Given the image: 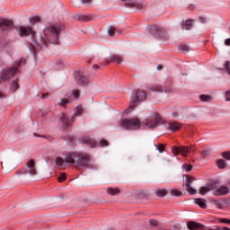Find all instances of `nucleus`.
<instances>
[{
  "mask_svg": "<svg viewBox=\"0 0 230 230\" xmlns=\"http://www.w3.org/2000/svg\"><path fill=\"white\" fill-rule=\"evenodd\" d=\"M62 30H64V24L56 23L46 27L43 33L37 35L31 27L20 26L18 33L21 37H31L34 51H39L43 46L47 48L49 44H58V35Z\"/></svg>",
  "mask_w": 230,
  "mask_h": 230,
  "instance_id": "1",
  "label": "nucleus"
},
{
  "mask_svg": "<svg viewBox=\"0 0 230 230\" xmlns=\"http://www.w3.org/2000/svg\"><path fill=\"white\" fill-rule=\"evenodd\" d=\"M56 164L60 170H66L67 164H73L77 170L80 168H93V158L85 153L68 152L65 157H57Z\"/></svg>",
  "mask_w": 230,
  "mask_h": 230,
  "instance_id": "2",
  "label": "nucleus"
},
{
  "mask_svg": "<svg viewBox=\"0 0 230 230\" xmlns=\"http://www.w3.org/2000/svg\"><path fill=\"white\" fill-rule=\"evenodd\" d=\"M161 121L162 119L159 114L153 113L142 122L137 117H134L132 119H122L119 121V125L121 128H125L126 130H138L141 127H144V128H155L161 125Z\"/></svg>",
  "mask_w": 230,
  "mask_h": 230,
  "instance_id": "3",
  "label": "nucleus"
},
{
  "mask_svg": "<svg viewBox=\"0 0 230 230\" xmlns=\"http://www.w3.org/2000/svg\"><path fill=\"white\" fill-rule=\"evenodd\" d=\"M172 152L175 156L181 154V157H188V154H195L197 152V146L190 145V146H172Z\"/></svg>",
  "mask_w": 230,
  "mask_h": 230,
  "instance_id": "4",
  "label": "nucleus"
},
{
  "mask_svg": "<svg viewBox=\"0 0 230 230\" xmlns=\"http://www.w3.org/2000/svg\"><path fill=\"white\" fill-rule=\"evenodd\" d=\"M146 100V93L143 90H137L133 92L130 99L129 109L134 111L135 107H137V104L140 102H145Z\"/></svg>",
  "mask_w": 230,
  "mask_h": 230,
  "instance_id": "5",
  "label": "nucleus"
},
{
  "mask_svg": "<svg viewBox=\"0 0 230 230\" xmlns=\"http://www.w3.org/2000/svg\"><path fill=\"white\" fill-rule=\"evenodd\" d=\"M149 31L150 33L155 35V37H160L161 39H164L165 40H168L170 39V35H168V32L163 27L153 25L149 29Z\"/></svg>",
  "mask_w": 230,
  "mask_h": 230,
  "instance_id": "6",
  "label": "nucleus"
},
{
  "mask_svg": "<svg viewBox=\"0 0 230 230\" xmlns=\"http://www.w3.org/2000/svg\"><path fill=\"white\" fill-rule=\"evenodd\" d=\"M15 73H17V66H13L12 68L2 70L0 72V82H6V80L12 78Z\"/></svg>",
  "mask_w": 230,
  "mask_h": 230,
  "instance_id": "7",
  "label": "nucleus"
},
{
  "mask_svg": "<svg viewBox=\"0 0 230 230\" xmlns=\"http://www.w3.org/2000/svg\"><path fill=\"white\" fill-rule=\"evenodd\" d=\"M215 189L213 190V195H215V197H222L224 195H228V193L230 192L229 187L227 186H220V187H217V183H215Z\"/></svg>",
  "mask_w": 230,
  "mask_h": 230,
  "instance_id": "8",
  "label": "nucleus"
},
{
  "mask_svg": "<svg viewBox=\"0 0 230 230\" xmlns=\"http://www.w3.org/2000/svg\"><path fill=\"white\" fill-rule=\"evenodd\" d=\"M151 91L154 93H165L166 94H170L172 93L173 89L171 86H161L160 84H155L151 86Z\"/></svg>",
  "mask_w": 230,
  "mask_h": 230,
  "instance_id": "9",
  "label": "nucleus"
},
{
  "mask_svg": "<svg viewBox=\"0 0 230 230\" xmlns=\"http://www.w3.org/2000/svg\"><path fill=\"white\" fill-rule=\"evenodd\" d=\"M59 122L63 128H67V127H70L71 123H73V117L69 119V117H67L66 113H61V115L59 116Z\"/></svg>",
  "mask_w": 230,
  "mask_h": 230,
  "instance_id": "10",
  "label": "nucleus"
},
{
  "mask_svg": "<svg viewBox=\"0 0 230 230\" xmlns=\"http://www.w3.org/2000/svg\"><path fill=\"white\" fill-rule=\"evenodd\" d=\"M193 181H195V178H193L191 176H187L185 186L187 188V191L189 193H190V195H197V190H195L193 187H191Z\"/></svg>",
  "mask_w": 230,
  "mask_h": 230,
  "instance_id": "11",
  "label": "nucleus"
},
{
  "mask_svg": "<svg viewBox=\"0 0 230 230\" xmlns=\"http://www.w3.org/2000/svg\"><path fill=\"white\" fill-rule=\"evenodd\" d=\"M12 26H13V22L10 20L4 19L0 22V31H5L8 32V30L12 29Z\"/></svg>",
  "mask_w": 230,
  "mask_h": 230,
  "instance_id": "12",
  "label": "nucleus"
},
{
  "mask_svg": "<svg viewBox=\"0 0 230 230\" xmlns=\"http://www.w3.org/2000/svg\"><path fill=\"white\" fill-rule=\"evenodd\" d=\"M125 2L128 8H136L137 10H141L145 8V4L137 2H132V0H121Z\"/></svg>",
  "mask_w": 230,
  "mask_h": 230,
  "instance_id": "13",
  "label": "nucleus"
},
{
  "mask_svg": "<svg viewBox=\"0 0 230 230\" xmlns=\"http://www.w3.org/2000/svg\"><path fill=\"white\" fill-rule=\"evenodd\" d=\"M30 175H37V166L35 165V160L31 159L26 164Z\"/></svg>",
  "mask_w": 230,
  "mask_h": 230,
  "instance_id": "14",
  "label": "nucleus"
},
{
  "mask_svg": "<svg viewBox=\"0 0 230 230\" xmlns=\"http://www.w3.org/2000/svg\"><path fill=\"white\" fill-rule=\"evenodd\" d=\"M75 80L78 84V85H87L89 84V78L87 76L78 73L75 75Z\"/></svg>",
  "mask_w": 230,
  "mask_h": 230,
  "instance_id": "15",
  "label": "nucleus"
},
{
  "mask_svg": "<svg viewBox=\"0 0 230 230\" xmlns=\"http://www.w3.org/2000/svg\"><path fill=\"white\" fill-rule=\"evenodd\" d=\"M121 33H123V30L114 26H111L108 30V34L110 37H118V35H121Z\"/></svg>",
  "mask_w": 230,
  "mask_h": 230,
  "instance_id": "16",
  "label": "nucleus"
},
{
  "mask_svg": "<svg viewBox=\"0 0 230 230\" xmlns=\"http://www.w3.org/2000/svg\"><path fill=\"white\" fill-rule=\"evenodd\" d=\"M215 182H212L208 184L207 187H201L199 189V194L200 195H206L207 193H209V191H213L215 190Z\"/></svg>",
  "mask_w": 230,
  "mask_h": 230,
  "instance_id": "17",
  "label": "nucleus"
},
{
  "mask_svg": "<svg viewBox=\"0 0 230 230\" xmlns=\"http://www.w3.org/2000/svg\"><path fill=\"white\" fill-rule=\"evenodd\" d=\"M111 62H116V64H121L123 62V58L120 55L113 54L111 56L109 60H106V64H111Z\"/></svg>",
  "mask_w": 230,
  "mask_h": 230,
  "instance_id": "18",
  "label": "nucleus"
},
{
  "mask_svg": "<svg viewBox=\"0 0 230 230\" xmlns=\"http://www.w3.org/2000/svg\"><path fill=\"white\" fill-rule=\"evenodd\" d=\"M168 128H169V130H172V132H177V130L181 129V123L175 122V121L169 122Z\"/></svg>",
  "mask_w": 230,
  "mask_h": 230,
  "instance_id": "19",
  "label": "nucleus"
},
{
  "mask_svg": "<svg viewBox=\"0 0 230 230\" xmlns=\"http://www.w3.org/2000/svg\"><path fill=\"white\" fill-rule=\"evenodd\" d=\"M194 202L199 206V208H202V209H206V208H208V201L204 199H195Z\"/></svg>",
  "mask_w": 230,
  "mask_h": 230,
  "instance_id": "20",
  "label": "nucleus"
},
{
  "mask_svg": "<svg viewBox=\"0 0 230 230\" xmlns=\"http://www.w3.org/2000/svg\"><path fill=\"white\" fill-rule=\"evenodd\" d=\"M182 30H192L193 29V20H188L186 22H181Z\"/></svg>",
  "mask_w": 230,
  "mask_h": 230,
  "instance_id": "21",
  "label": "nucleus"
},
{
  "mask_svg": "<svg viewBox=\"0 0 230 230\" xmlns=\"http://www.w3.org/2000/svg\"><path fill=\"white\" fill-rule=\"evenodd\" d=\"M155 193L156 197H166V195H168L166 189H156Z\"/></svg>",
  "mask_w": 230,
  "mask_h": 230,
  "instance_id": "22",
  "label": "nucleus"
},
{
  "mask_svg": "<svg viewBox=\"0 0 230 230\" xmlns=\"http://www.w3.org/2000/svg\"><path fill=\"white\" fill-rule=\"evenodd\" d=\"M217 164L220 170H224V168H227V162L225 160L219 159L217 161Z\"/></svg>",
  "mask_w": 230,
  "mask_h": 230,
  "instance_id": "23",
  "label": "nucleus"
},
{
  "mask_svg": "<svg viewBox=\"0 0 230 230\" xmlns=\"http://www.w3.org/2000/svg\"><path fill=\"white\" fill-rule=\"evenodd\" d=\"M213 204L217 208V209H224V201L220 199L212 200Z\"/></svg>",
  "mask_w": 230,
  "mask_h": 230,
  "instance_id": "24",
  "label": "nucleus"
},
{
  "mask_svg": "<svg viewBox=\"0 0 230 230\" xmlns=\"http://www.w3.org/2000/svg\"><path fill=\"white\" fill-rule=\"evenodd\" d=\"M84 143H87V145L91 146V148H94V146L98 145V143H96L95 140L93 138H85Z\"/></svg>",
  "mask_w": 230,
  "mask_h": 230,
  "instance_id": "25",
  "label": "nucleus"
},
{
  "mask_svg": "<svg viewBox=\"0 0 230 230\" xmlns=\"http://www.w3.org/2000/svg\"><path fill=\"white\" fill-rule=\"evenodd\" d=\"M107 191L109 195H119L120 193L119 189H113V188H108Z\"/></svg>",
  "mask_w": 230,
  "mask_h": 230,
  "instance_id": "26",
  "label": "nucleus"
},
{
  "mask_svg": "<svg viewBox=\"0 0 230 230\" xmlns=\"http://www.w3.org/2000/svg\"><path fill=\"white\" fill-rule=\"evenodd\" d=\"M199 99L201 100V102H212L213 101V97H211V95H200Z\"/></svg>",
  "mask_w": 230,
  "mask_h": 230,
  "instance_id": "27",
  "label": "nucleus"
},
{
  "mask_svg": "<svg viewBox=\"0 0 230 230\" xmlns=\"http://www.w3.org/2000/svg\"><path fill=\"white\" fill-rule=\"evenodd\" d=\"M41 19L40 16H33L30 18L31 24H36V22H40Z\"/></svg>",
  "mask_w": 230,
  "mask_h": 230,
  "instance_id": "28",
  "label": "nucleus"
},
{
  "mask_svg": "<svg viewBox=\"0 0 230 230\" xmlns=\"http://www.w3.org/2000/svg\"><path fill=\"white\" fill-rule=\"evenodd\" d=\"M17 89H19V83L17 82V80H14L11 84V90H13V93H15V91H17Z\"/></svg>",
  "mask_w": 230,
  "mask_h": 230,
  "instance_id": "29",
  "label": "nucleus"
},
{
  "mask_svg": "<svg viewBox=\"0 0 230 230\" xmlns=\"http://www.w3.org/2000/svg\"><path fill=\"white\" fill-rule=\"evenodd\" d=\"M67 103H71V101H69L68 99H60L58 105L60 107H66V105H67Z\"/></svg>",
  "mask_w": 230,
  "mask_h": 230,
  "instance_id": "30",
  "label": "nucleus"
},
{
  "mask_svg": "<svg viewBox=\"0 0 230 230\" xmlns=\"http://www.w3.org/2000/svg\"><path fill=\"white\" fill-rule=\"evenodd\" d=\"M84 114V108L82 106H77L75 111V116H82Z\"/></svg>",
  "mask_w": 230,
  "mask_h": 230,
  "instance_id": "31",
  "label": "nucleus"
},
{
  "mask_svg": "<svg viewBox=\"0 0 230 230\" xmlns=\"http://www.w3.org/2000/svg\"><path fill=\"white\" fill-rule=\"evenodd\" d=\"M170 193L172 197H181V195H182V192L175 189L171 190Z\"/></svg>",
  "mask_w": 230,
  "mask_h": 230,
  "instance_id": "32",
  "label": "nucleus"
},
{
  "mask_svg": "<svg viewBox=\"0 0 230 230\" xmlns=\"http://www.w3.org/2000/svg\"><path fill=\"white\" fill-rule=\"evenodd\" d=\"M156 148L160 152V154H163V152H164V150L166 149V146L164 144H158Z\"/></svg>",
  "mask_w": 230,
  "mask_h": 230,
  "instance_id": "33",
  "label": "nucleus"
},
{
  "mask_svg": "<svg viewBox=\"0 0 230 230\" xmlns=\"http://www.w3.org/2000/svg\"><path fill=\"white\" fill-rule=\"evenodd\" d=\"M222 157L226 161H230V151H226L222 153Z\"/></svg>",
  "mask_w": 230,
  "mask_h": 230,
  "instance_id": "34",
  "label": "nucleus"
},
{
  "mask_svg": "<svg viewBox=\"0 0 230 230\" xmlns=\"http://www.w3.org/2000/svg\"><path fill=\"white\" fill-rule=\"evenodd\" d=\"M67 175L65 172H62L60 176L58 178V182H64L66 181Z\"/></svg>",
  "mask_w": 230,
  "mask_h": 230,
  "instance_id": "35",
  "label": "nucleus"
},
{
  "mask_svg": "<svg viewBox=\"0 0 230 230\" xmlns=\"http://www.w3.org/2000/svg\"><path fill=\"white\" fill-rule=\"evenodd\" d=\"M92 17L89 15H81L79 16V21H91Z\"/></svg>",
  "mask_w": 230,
  "mask_h": 230,
  "instance_id": "36",
  "label": "nucleus"
},
{
  "mask_svg": "<svg viewBox=\"0 0 230 230\" xmlns=\"http://www.w3.org/2000/svg\"><path fill=\"white\" fill-rule=\"evenodd\" d=\"M99 145L101 146H109V142L105 139H101L100 142H99Z\"/></svg>",
  "mask_w": 230,
  "mask_h": 230,
  "instance_id": "37",
  "label": "nucleus"
},
{
  "mask_svg": "<svg viewBox=\"0 0 230 230\" xmlns=\"http://www.w3.org/2000/svg\"><path fill=\"white\" fill-rule=\"evenodd\" d=\"M179 50L180 51H189L188 45H180L179 46Z\"/></svg>",
  "mask_w": 230,
  "mask_h": 230,
  "instance_id": "38",
  "label": "nucleus"
},
{
  "mask_svg": "<svg viewBox=\"0 0 230 230\" xmlns=\"http://www.w3.org/2000/svg\"><path fill=\"white\" fill-rule=\"evenodd\" d=\"M72 94H73V96H74V98H79L80 97V91L79 90H74L73 92H72Z\"/></svg>",
  "mask_w": 230,
  "mask_h": 230,
  "instance_id": "39",
  "label": "nucleus"
},
{
  "mask_svg": "<svg viewBox=\"0 0 230 230\" xmlns=\"http://www.w3.org/2000/svg\"><path fill=\"white\" fill-rule=\"evenodd\" d=\"M183 168L185 169L186 172H191L193 166L191 164H184Z\"/></svg>",
  "mask_w": 230,
  "mask_h": 230,
  "instance_id": "40",
  "label": "nucleus"
},
{
  "mask_svg": "<svg viewBox=\"0 0 230 230\" xmlns=\"http://www.w3.org/2000/svg\"><path fill=\"white\" fill-rule=\"evenodd\" d=\"M225 68L226 69L227 73L230 75V62L226 61L225 63Z\"/></svg>",
  "mask_w": 230,
  "mask_h": 230,
  "instance_id": "41",
  "label": "nucleus"
},
{
  "mask_svg": "<svg viewBox=\"0 0 230 230\" xmlns=\"http://www.w3.org/2000/svg\"><path fill=\"white\" fill-rule=\"evenodd\" d=\"M199 22H201L202 24H204V23H206V22H208V19H207L206 17H204V16H200V17L199 18Z\"/></svg>",
  "mask_w": 230,
  "mask_h": 230,
  "instance_id": "42",
  "label": "nucleus"
},
{
  "mask_svg": "<svg viewBox=\"0 0 230 230\" xmlns=\"http://www.w3.org/2000/svg\"><path fill=\"white\" fill-rule=\"evenodd\" d=\"M201 155H202L203 158L208 157V155H209V151H208V150L202 151Z\"/></svg>",
  "mask_w": 230,
  "mask_h": 230,
  "instance_id": "43",
  "label": "nucleus"
},
{
  "mask_svg": "<svg viewBox=\"0 0 230 230\" xmlns=\"http://www.w3.org/2000/svg\"><path fill=\"white\" fill-rule=\"evenodd\" d=\"M83 4H91L93 3V0H81Z\"/></svg>",
  "mask_w": 230,
  "mask_h": 230,
  "instance_id": "44",
  "label": "nucleus"
},
{
  "mask_svg": "<svg viewBox=\"0 0 230 230\" xmlns=\"http://www.w3.org/2000/svg\"><path fill=\"white\" fill-rule=\"evenodd\" d=\"M226 102H230V91L226 93Z\"/></svg>",
  "mask_w": 230,
  "mask_h": 230,
  "instance_id": "45",
  "label": "nucleus"
},
{
  "mask_svg": "<svg viewBox=\"0 0 230 230\" xmlns=\"http://www.w3.org/2000/svg\"><path fill=\"white\" fill-rule=\"evenodd\" d=\"M149 224H151L152 226H157V221L155 219H151L149 221Z\"/></svg>",
  "mask_w": 230,
  "mask_h": 230,
  "instance_id": "46",
  "label": "nucleus"
},
{
  "mask_svg": "<svg viewBox=\"0 0 230 230\" xmlns=\"http://www.w3.org/2000/svg\"><path fill=\"white\" fill-rule=\"evenodd\" d=\"M221 222L223 224H230V219L223 218V219H221Z\"/></svg>",
  "mask_w": 230,
  "mask_h": 230,
  "instance_id": "47",
  "label": "nucleus"
},
{
  "mask_svg": "<svg viewBox=\"0 0 230 230\" xmlns=\"http://www.w3.org/2000/svg\"><path fill=\"white\" fill-rule=\"evenodd\" d=\"M49 93H43L42 95H41V99L42 100H46V98H49Z\"/></svg>",
  "mask_w": 230,
  "mask_h": 230,
  "instance_id": "48",
  "label": "nucleus"
},
{
  "mask_svg": "<svg viewBox=\"0 0 230 230\" xmlns=\"http://www.w3.org/2000/svg\"><path fill=\"white\" fill-rule=\"evenodd\" d=\"M173 229L175 230H181V225H174Z\"/></svg>",
  "mask_w": 230,
  "mask_h": 230,
  "instance_id": "49",
  "label": "nucleus"
},
{
  "mask_svg": "<svg viewBox=\"0 0 230 230\" xmlns=\"http://www.w3.org/2000/svg\"><path fill=\"white\" fill-rule=\"evenodd\" d=\"M225 44H226V46H230V39H226L225 40Z\"/></svg>",
  "mask_w": 230,
  "mask_h": 230,
  "instance_id": "50",
  "label": "nucleus"
},
{
  "mask_svg": "<svg viewBox=\"0 0 230 230\" xmlns=\"http://www.w3.org/2000/svg\"><path fill=\"white\" fill-rule=\"evenodd\" d=\"M172 117L173 118H178L179 117V113L177 111L172 112Z\"/></svg>",
  "mask_w": 230,
  "mask_h": 230,
  "instance_id": "51",
  "label": "nucleus"
},
{
  "mask_svg": "<svg viewBox=\"0 0 230 230\" xmlns=\"http://www.w3.org/2000/svg\"><path fill=\"white\" fill-rule=\"evenodd\" d=\"M161 69H163V65H158V66H157V70H158V71H161Z\"/></svg>",
  "mask_w": 230,
  "mask_h": 230,
  "instance_id": "52",
  "label": "nucleus"
},
{
  "mask_svg": "<svg viewBox=\"0 0 230 230\" xmlns=\"http://www.w3.org/2000/svg\"><path fill=\"white\" fill-rule=\"evenodd\" d=\"M99 67L98 65H93V69H98Z\"/></svg>",
  "mask_w": 230,
  "mask_h": 230,
  "instance_id": "53",
  "label": "nucleus"
},
{
  "mask_svg": "<svg viewBox=\"0 0 230 230\" xmlns=\"http://www.w3.org/2000/svg\"><path fill=\"white\" fill-rule=\"evenodd\" d=\"M21 64H22V59H21L20 61H18V66H21Z\"/></svg>",
  "mask_w": 230,
  "mask_h": 230,
  "instance_id": "54",
  "label": "nucleus"
},
{
  "mask_svg": "<svg viewBox=\"0 0 230 230\" xmlns=\"http://www.w3.org/2000/svg\"><path fill=\"white\" fill-rule=\"evenodd\" d=\"M0 98H4V94H3V93H0Z\"/></svg>",
  "mask_w": 230,
  "mask_h": 230,
  "instance_id": "55",
  "label": "nucleus"
},
{
  "mask_svg": "<svg viewBox=\"0 0 230 230\" xmlns=\"http://www.w3.org/2000/svg\"><path fill=\"white\" fill-rule=\"evenodd\" d=\"M22 173H26V169L21 171Z\"/></svg>",
  "mask_w": 230,
  "mask_h": 230,
  "instance_id": "56",
  "label": "nucleus"
},
{
  "mask_svg": "<svg viewBox=\"0 0 230 230\" xmlns=\"http://www.w3.org/2000/svg\"><path fill=\"white\" fill-rule=\"evenodd\" d=\"M33 135H34V136H37V134H36V133H33Z\"/></svg>",
  "mask_w": 230,
  "mask_h": 230,
  "instance_id": "57",
  "label": "nucleus"
}]
</instances>
